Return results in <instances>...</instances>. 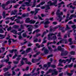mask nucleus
I'll list each match as a JSON object with an SVG mask.
<instances>
[{
	"label": "nucleus",
	"instance_id": "1",
	"mask_svg": "<svg viewBox=\"0 0 76 76\" xmlns=\"http://www.w3.org/2000/svg\"><path fill=\"white\" fill-rule=\"evenodd\" d=\"M56 14L57 15L58 17L59 18H57V20H58V22H60L61 21V20L63 19L62 17H61L60 15H63V12H60V10H58L56 12Z\"/></svg>",
	"mask_w": 76,
	"mask_h": 76
},
{
	"label": "nucleus",
	"instance_id": "2",
	"mask_svg": "<svg viewBox=\"0 0 76 76\" xmlns=\"http://www.w3.org/2000/svg\"><path fill=\"white\" fill-rule=\"evenodd\" d=\"M57 34V33H55V34H53L51 33H49V34L48 35V39L49 40H52V39H54L55 40L57 39V37L55 35H56ZM53 35H54L53 36L52 38H51L50 37H52Z\"/></svg>",
	"mask_w": 76,
	"mask_h": 76
},
{
	"label": "nucleus",
	"instance_id": "3",
	"mask_svg": "<svg viewBox=\"0 0 76 76\" xmlns=\"http://www.w3.org/2000/svg\"><path fill=\"white\" fill-rule=\"evenodd\" d=\"M23 60L24 61H25V62H26V60H27V58H25L24 57L23 58L21 59V61H20L21 64H19L18 65V67H21V66H22V65H23V64H25V63L23 62Z\"/></svg>",
	"mask_w": 76,
	"mask_h": 76
},
{
	"label": "nucleus",
	"instance_id": "4",
	"mask_svg": "<svg viewBox=\"0 0 76 76\" xmlns=\"http://www.w3.org/2000/svg\"><path fill=\"white\" fill-rule=\"evenodd\" d=\"M59 63L58 65V66H63V65L61 64V63H64V64H65L66 63V60H62L61 59H60L59 60Z\"/></svg>",
	"mask_w": 76,
	"mask_h": 76
},
{
	"label": "nucleus",
	"instance_id": "5",
	"mask_svg": "<svg viewBox=\"0 0 76 76\" xmlns=\"http://www.w3.org/2000/svg\"><path fill=\"white\" fill-rule=\"evenodd\" d=\"M6 6H7V5H6V4H3L1 5V7H2L3 9H5V10H8V9H11L12 7V5H11V6L9 8H6L5 9V7H6Z\"/></svg>",
	"mask_w": 76,
	"mask_h": 76
},
{
	"label": "nucleus",
	"instance_id": "6",
	"mask_svg": "<svg viewBox=\"0 0 76 76\" xmlns=\"http://www.w3.org/2000/svg\"><path fill=\"white\" fill-rule=\"evenodd\" d=\"M58 28H59V29L61 30L63 29L64 28V27H61L60 25H58L54 27V29H58Z\"/></svg>",
	"mask_w": 76,
	"mask_h": 76
},
{
	"label": "nucleus",
	"instance_id": "7",
	"mask_svg": "<svg viewBox=\"0 0 76 76\" xmlns=\"http://www.w3.org/2000/svg\"><path fill=\"white\" fill-rule=\"evenodd\" d=\"M57 0H55L54 1L53 3H51V1H50L49 2H48V3L50 4V6H51V5H53V4H57Z\"/></svg>",
	"mask_w": 76,
	"mask_h": 76
},
{
	"label": "nucleus",
	"instance_id": "8",
	"mask_svg": "<svg viewBox=\"0 0 76 76\" xmlns=\"http://www.w3.org/2000/svg\"><path fill=\"white\" fill-rule=\"evenodd\" d=\"M56 69H49V70L47 72V74H48V73H52V72H53L54 71H56Z\"/></svg>",
	"mask_w": 76,
	"mask_h": 76
},
{
	"label": "nucleus",
	"instance_id": "9",
	"mask_svg": "<svg viewBox=\"0 0 76 76\" xmlns=\"http://www.w3.org/2000/svg\"><path fill=\"white\" fill-rule=\"evenodd\" d=\"M24 4H26V6H32V4H30V2H25Z\"/></svg>",
	"mask_w": 76,
	"mask_h": 76
},
{
	"label": "nucleus",
	"instance_id": "10",
	"mask_svg": "<svg viewBox=\"0 0 76 76\" xmlns=\"http://www.w3.org/2000/svg\"><path fill=\"white\" fill-rule=\"evenodd\" d=\"M12 75V74L9 73V72H7L4 74V76H10Z\"/></svg>",
	"mask_w": 76,
	"mask_h": 76
},
{
	"label": "nucleus",
	"instance_id": "11",
	"mask_svg": "<svg viewBox=\"0 0 76 76\" xmlns=\"http://www.w3.org/2000/svg\"><path fill=\"white\" fill-rule=\"evenodd\" d=\"M53 72H54V73L52 72V73L51 76H53V75H58V71L56 70L55 71H53Z\"/></svg>",
	"mask_w": 76,
	"mask_h": 76
},
{
	"label": "nucleus",
	"instance_id": "12",
	"mask_svg": "<svg viewBox=\"0 0 76 76\" xmlns=\"http://www.w3.org/2000/svg\"><path fill=\"white\" fill-rule=\"evenodd\" d=\"M67 54H68V52L66 51H65L64 53H63L62 52L61 55L62 56H67Z\"/></svg>",
	"mask_w": 76,
	"mask_h": 76
},
{
	"label": "nucleus",
	"instance_id": "13",
	"mask_svg": "<svg viewBox=\"0 0 76 76\" xmlns=\"http://www.w3.org/2000/svg\"><path fill=\"white\" fill-rule=\"evenodd\" d=\"M49 53V50H48V49H45L44 50V53L45 54H48Z\"/></svg>",
	"mask_w": 76,
	"mask_h": 76
},
{
	"label": "nucleus",
	"instance_id": "14",
	"mask_svg": "<svg viewBox=\"0 0 76 76\" xmlns=\"http://www.w3.org/2000/svg\"><path fill=\"white\" fill-rule=\"evenodd\" d=\"M70 29V28L69 25H66V28L65 29V31H68V30H69Z\"/></svg>",
	"mask_w": 76,
	"mask_h": 76
},
{
	"label": "nucleus",
	"instance_id": "15",
	"mask_svg": "<svg viewBox=\"0 0 76 76\" xmlns=\"http://www.w3.org/2000/svg\"><path fill=\"white\" fill-rule=\"evenodd\" d=\"M10 32H12L13 34H17L18 31L15 30H12Z\"/></svg>",
	"mask_w": 76,
	"mask_h": 76
},
{
	"label": "nucleus",
	"instance_id": "16",
	"mask_svg": "<svg viewBox=\"0 0 76 76\" xmlns=\"http://www.w3.org/2000/svg\"><path fill=\"white\" fill-rule=\"evenodd\" d=\"M36 22V21L33 20H30V23L31 24H34Z\"/></svg>",
	"mask_w": 76,
	"mask_h": 76
},
{
	"label": "nucleus",
	"instance_id": "17",
	"mask_svg": "<svg viewBox=\"0 0 76 76\" xmlns=\"http://www.w3.org/2000/svg\"><path fill=\"white\" fill-rule=\"evenodd\" d=\"M68 41L69 42H70V44H69V45H72V44H73V42H72V39L71 38H69L68 39Z\"/></svg>",
	"mask_w": 76,
	"mask_h": 76
},
{
	"label": "nucleus",
	"instance_id": "18",
	"mask_svg": "<svg viewBox=\"0 0 76 76\" xmlns=\"http://www.w3.org/2000/svg\"><path fill=\"white\" fill-rule=\"evenodd\" d=\"M30 18H28L26 19L25 21L27 23H30Z\"/></svg>",
	"mask_w": 76,
	"mask_h": 76
},
{
	"label": "nucleus",
	"instance_id": "19",
	"mask_svg": "<svg viewBox=\"0 0 76 76\" xmlns=\"http://www.w3.org/2000/svg\"><path fill=\"white\" fill-rule=\"evenodd\" d=\"M72 58H71L70 59H67L66 60V61H67L68 63H70L71 62V61H72Z\"/></svg>",
	"mask_w": 76,
	"mask_h": 76
},
{
	"label": "nucleus",
	"instance_id": "20",
	"mask_svg": "<svg viewBox=\"0 0 76 76\" xmlns=\"http://www.w3.org/2000/svg\"><path fill=\"white\" fill-rule=\"evenodd\" d=\"M14 21H16L17 23H20V21L18 19H15Z\"/></svg>",
	"mask_w": 76,
	"mask_h": 76
},
{
	"label": "nucleus",
	"instance_id": "21",
	"mask_svg": "<svg viewBox=\"0 0 76 76\" xmlns=\"http://www.w3.org/2000/svg\"><path fill=\"white\" fill-rule=\"evenodd\" d=\"M7 59H6L5 60H4V61L6 62V63H7V61H9V56L7 55Z\"/></svg>",
	"mask_w": 76,
	"mask_h": 76
},
{
	"label": "nucleus",
	"instance_id": "22",
	"mask_svg": "<svg viewBox=\"0 0 76 76\" xmlns=\"http://www.w3.org/2000/svg\"><path fill=\"white\" fill-rule=\"evenodd\" d=\"M28 17V15L27 14H23L22 15V18H25V17Z\"/></svg>",
	"mask_w": 76,
	"mask_h": 76
},
{
	"label": "nucleus",
	"instance_id": "23",
	"mask_svg": "<svg viewBox=\"0 0 76 76\" xmlns=\"http://www.w3.org/2000/svg\"><path fill=\"white\" fill-rule=\"evenodd\" d=\"M63 49H62V48H61V47L60 46H58V49L59 51H61V50H63Z\"/></svg>",
	"mask_w": 76,
	"mask_h": 76
},
{
	"label": "nucleus",
	"instance_id": "24",
	"mask_svg": "<svg viewBox=\"0 0 76 76\" xmlns=\"http://www.w3.org/2000/svg\"><path fill=\"white\" fill-rule=\"evenodd\" d=\"M75 14H76V12H75ZM70 18L73 17V18H76V15L75 14H73L71 15L70 16Z\"/></svg>",
	"mask_w": 76,
	"mask_h": 76
},
{
	"label": "nucleus",
	"instance_id": "25",
	"mask_svg": "<svg viewBox=\"0 0 76 76\" xmlns=\"http://www.w3.org/2000/svg\"><path fill=\"white\" fill-rule=\"evenodd\" d=\"M35 12H36L35 13L34 15H35L37 13H38V10H40V9H35Z\"/></svg>",
	"mask_w": 76,
	"mask_h": 76
},
{
	"label": "nucleus",
	"instance_id": "26",
	"mask_svg": "<svg viewBox=\"0 0 76 76\" xmlns=\"http://www.w3.org/2000/svg\"><path fill=\"white\" fill-rule=\"evenodd\" d=\"M70 54L71 55H75V52L74 51H71L70 52Z\"/></svg>",
	"mask_w": 76,
	"mask_h": 76
},
{
	"label": "nucleus",
	"instance_id": "27",
	"mask_svg": "<svg viewBox=\"0 0 76 76\" xmlns=\"http://www.w3.org/2000/svg\"><path fill=\"white\" fill-rule=\"evenodd\" d=\"M31 50V48H27L26 51V53H29Z\"/></svg>",
	"mask_w": 76,
	"mask_h": 76
},
{
	"label": "nucleus",
	"instance_id": "28",
	"mask_svg": "<svg viewBox=\"0 0 76 76\" xmlns=\"http://www.w3.org/2000/svg\"><path fill=\"white\" fill-rule=\"evenodd\" d=\"M10 2H11L10 0L8 1L5 4L7 6L8 4H10Z\"/></svg>",
	"mask_w": 76,
	"mask_h": 76
},
{
	"label": "nucleus",
	"instance_id": "29",
	"mask_svg": "<svg viewBox=\"0 0 76 76\" xmlns=\"http://www.w3.org/2000/svg\"><path fill=\"white\" fill-rule=\"evenodd\" d=\"M48 49L49 50V51H53V50L52 49V48H51V47L50 46H48Z\"/></svg>",
	"mask_w": 76,
	"mask_h": 76
},
{
	"label": "nucleus",
	"instance_id": "30",
	"mask_svg": "<svg viewBox=\"0 0 76 76\" xmlns=\"http://www.w3.org/2000/svg\"><path fill=\"white\" fill-rule=\"evenodd\" d=\"M38 41V39L37 38H35L34 39L33 42H37Z\"/></svg>",
	"mask_w": 76,
	"mask_h": 76
},
{
	"label": "nucleus",
	"instance_id": "31",
	"mask_svg": "<svg viewBox=\"0 0 76 76\" xmlns=\"http://www.w3.org/2000/svg\"><path fill=\"white\" fill-rule=\"evenodd\" d=\"M46 7L47 9L46 10H48V9H50V6L49 5H47L46 6Z\"/></svg>",
	"mask_w": 76,
	"mask_h": 76
},
{
	"label": "nucleus",
	"instance_id": "32",
	"mask_svg": "<svg viewBox=\"0 0 76 76\" xmlns=\"http://www.w3.org/2000/svg\"><path fill=\"white\" fill-rule=\"evenodd\" d=\"M23 36L24 38H26L27 37V35L26 34V33H24L23 34Z\"/></svg>",
	"mask_w": 76,
	"mask_h": 76
},
{
	"label": "nucleus",
	"instance_id": "33",
	"mask_svg": "<svg viewBox=\"0 0 76 76\" xmlns=\"http://www.w3.org/2000/svg\"><path fill=\"white\" fill-rule=\"evenodd\" d=\"M50 23V22L48 21H46V22L44 23L45 25H47V24H49Z\"/></svg>",
	"mask_w": 76,
	"mask_h": 76
},
{
	"label": "nucleus",
	"instance_id": "34",
	"mask_svg": "<svg viewBox=\"0 0 76 76\" xmlns=\"http://www.w3.org/2000/svg\"><path fill=\"white\" fill-rule=\"evenodd\" d=\"M26 64H31V62L28 61V59H27V60L26 61Z\"/></svg>",
	"mask_w": 76,
	"mask_h": 76
},
{
	"label": "nucleus",
	"instance_id": "35",
	"mask_svg": "<svg viewBox=\"0 0 76 76\" xmlns=\"http://www.w3.org/2000/svg\"><path fill=\"white\" fill-rule=\"evenodd\" d=\"M13 63H14V64H18L19 63V62H18V61H13Z\"/></svg>",
	"mask_w": 76,
	"mask_h": 76
},
{
	"label": "nucleus",
	"instance_id": "36",
	"mask_svg": "<svg viewBox=\"0 0 76 76\" xmlns=\"http://www.w3.org/2000/svg\"><path fill=\"white\" fill-rule=\"evenodd\" d=\"M31 74H25L23 75V76H31Z\"/></svg>",
	"mask_w": 76,
	"mask_h": 76
},
{
	"label": "nucleus",
	"instance_id": "37",
	"mask_svg": "<svg viewBox=\"0 0 76 76\" xmlns=\"http://www.w3.org/2000/svg\"><path fill=\"white\" fill-rule=\"evenodd\" d=\"M37 75H38V74L36 72V73H35L34 74L33 73L32 75L31 74V76H37Z\"/></svg>",
	"mask_w": 76,
	"mask_h": 76
},
{
	"label": "nucleus",
	"instance_id": "38",
	"mask_svg": "<svg viewBox=\"0 0 76 76\" xmlns=\"http://www.w3.org/2000/svg\"><path fill=\"white\" fill-rule=\"evenodd\" d=\"M71 27L72 28H73L74 29H75L76 28V25H73L71 26Z\"/></svg>",
	"mask_w": 76,
	"mask_h": 76
},
{
	"label": "nucleus",
	"instance_id": "39",
	"mask_svg": "<svg viewBox=\"0 0 76 76\" xmlns=\"http://www.w3.org/2000/svg\"><path fill=\"white\" fill-rule=\"evenodd\" d=\"M0 38H1V39H3L4 38V36L3 35L0 34Z\"/></svg>",
	"mask_w": 76,
	"mask_h": 76
},
{
	"label": "nucleus",
	"instance_id": "40",
	"mask_svg": "<svg viewBox=\"0 0 76 76\" xmlns=\"http://www.w3.org/2000/svg\"><path fill=\"white\" fill-rule=\"evenodd\" d=\"M18 56V55L16 53H15V55L13 56V58H12V59H15V58H16V57Z\"/></svg>",
	"mask_w": 76,
	"mask_h": 76
},
{
	"label": "nucleus",
	"instance_id": "41",
	"mask_svg": "<svg viewBox=\"0 0 76 76\" xmlns=\"http://www.w3.org/2000/svg\"><path fill=\"white\" fill-rule=\"evenodd\" d=\"M10 1L11 3H15L16 2L15 0H11Z\"/></svg>",
	"mask_w": 76,
	"mask_h": 76
},
{
	"label": "nucleus",
	"instance_id": "42",
	"mask_svg": "<svg viewBox=\"0 0 76 76\" xmlns=\"http://www.w3.org/2000/svg\"><path fill=\"white\" fill-rule=\"evenodd\" d=\"M15 17H11L10 18V19L12 21H13L14 20H15Z\"/></svg>",
	"mask_w": 76,
	"mask_h": 76
},
{
	"label": "nucleus",
	"instance_id": "43",
	"mask_svg": "<svg viewBox=\"0 0 76 76\" xmlns=\"http://www.w3.org/2000/svg\"><path fill=\"white\" fill-rule=\"evenodd\" d=\"M11 15H15V13L14 12V11H12L11 12Z\"/></svg>",
	"mask_w": 76,
	"mask_h": 76
},
{
	"label": "nucleus",
	"instance_id": "44",
	"mask_svg": "<svg viewBox=\"0 0 76 76\" xmlns=\"http://www.w3.org/2000/svg\"><path fill=\"white\" fill-rule=\"evenodd\" d=\"M13 27H14V28L16 29V28H19V26H18L15 25Z\"/></svg>",
	"mask_w": 76,
	"mask_h": 76
},
{
	"label": "nucleus",
	"instance_id": "45",
	"mask_svg": "<svg viewBox=\"0 0 76 76\" xmlns=\"http://www.w3.org/2000/svg\"><path fill=\"white\" fill-rule=\"evenodd\" d=\"M20 27L21 29H24V26L23 25H21L20 26Z\"/></svg>",
	"mask_w": 76,
	"mask_h": 76
},
{
	"label": "nucleus",
	"instance_id": "46",
	"mask_svg": "<svg viewBox=\"0 0 76 76\" xmlns=\"http://www.w3.org/2000/svg\"><path fill=\"white\" fill-rule=\"evenodd\" d=\"M53 56V54L50 55L48 56L47 58H49L50 57H52Z\"/></svg>",
	"mask_w": 76,
	"mask_h": 76
},
{
	"label": "nucleus",
	"instance_id": "47",
	"mask_svg": "<svg viewBox=\"0 0 76 76\" xmlns=\"http://www.w3.org/2000/svg\"><path fill=\"white\" fill-rule=\"evenodd\" d=\"M46 15H48V14H46V15H44L43 14H41V16L42 17H45L46 16Z\"/></svg>",
	"mask_w": 76,
	"mask_h": 76
},
{
	"label": "nucleus",
	"instance_id": "48",
	"mask_svg": "<svg viewBox=\"0 0 76 76\" xmlns=\"http://www.w3.org/2000/svg\"><path fill=\"white\" fill-rule=\"evenodd\" d=\"M72 19V18H68V19L66 20H65V22L66 23L67 22L69 21V20H71Z\"/></svg>",
	"mask_w": 76,
	"mask_h": 76
},
{
	"label": "nucleus",
	"instance_id": "49",
	"mask_svg": "<svg viewBox=\"0 0 76 76\" xmlns=\"http://www.w3.org/2000/svg\"><path fill=\"white\" fill-rule=\"evenodd\" d=\"M9 45H10V44L12 43V41H11V39H9L8 40Z\"/></svg>",
	"mask_w": 76,
	"mask_h": 76
},
{
	"label": "nucleus",
	"instance_id": "50",
	"mask_svg": "<svg viewBox=\"0 0 76 76\" xmlns=\"http://www.w3.org/2000/svg\"><path fill=\"white\" fill-rule=\"evenodd\" d=\"M28 31L29 32H31V31H32V28H31L30 27H28Z\"/></svg>",
	"mask_w": 76,
	"mask_h": 76
},
{
	"label": "nucleus",
	"instance_id": "51",
	"mask_svg": "<svg viewBox=\"0 0 76 76\" xmlns=\"http://www.w3.org/2000/svg\"><path fill=\"white\" fill-rule=\"evenodd\" d=\"M4 32V30H3L2 29H0V33L1 34H3Z\"/></svg>",
	"mask_w": 76,
	"mask_h": 76
},
{
	"label": "nucleus",
	"instance_id": "52",
	"mask_svg": "<svg viewBox=\"0 0 76 76\" xmlns=\"http://www.w3.org/2000/svg\"><path fill=\"white\" fill-rule=\"evenodd\" d=\"M38 18H39V19H40V20H43V19H42L41 17V16L38 15Z\"/></svg>",
	"mask_w": 76,
	"mask_h": 76
},
{
	"label": "nucleus",
	"instance_id": "53",
	"mask_svg": "<svg viewBox=\"0 0 76 76\" xmlns=\"http://www.w3.org/2000/svg\"><path fill=\"white\" fill-rule=\"evenodd\" d=\"M3 70L4 71V72H5L7 71V70H8V69L7 68H4L3 69Z\"/></svg>",
	"mask_w": 76,
	"mask_h": 76
},
{
	"label": "nucleus",
	"instance_id": "54",
	"mask_svg": "<svg viewBox=\"0 0 76 76\" xmlns=\"http://www.w3.org/2000/svg\"><path fill=\"white\" fill-rule=\"evenodd\" d=\"M73 66V63H72L70 65H68V66L69 68L72 67Z\"/></svg>",
	"mask_w": 76,
	"mask_h": 76
},
{
	"label": "nucleus",
	"instance_id": "55",
	"mask_svg": "<svg viewBox=\"0 0 76 76\" xmlns=\"http://www.w3.org/2000/svg\"><path fill=\"white\" fill-rule=\"evenodd\" d=\"M74 33L73 35H76V30H74Z\"/></svg>",
	"mask_w": 76,
	"mask_h": 76
},
{
	"label": "nucleus",
	"instance_id": "56",
	"mask_svg": "<svg viewBox=\"0 0 76 76\" xmlns=\"http://www.w3.org/2000/svg\"><path fill=\"white\" fill-rule=\"evenodd\" d=\"M24 1H25V0H23L22 1H20L18 2L19 4H22Z\"/></svg>",
	"mask_w": 76,
	"mask_h": 76
},
{
	"label": "nucleus",
	"instance_id": "57",
	"mask_svg": "<svg viewBox=\"0 0 76 76\" xmlns=\"http://www.w3.org/2000/svg\"><path fill=\"white\" fill-rule=\"evenodd\" d=\"M12 75L13 76V75H16V73H15V72L13 71H12Z\"/></svg>",
	"mask_w": 76,
	"mask_h": 76
},
{
	"label": "nucleus",
	"instance_id": "58",
	"mask_svg": "<svg viewBox=\"0 0 76 76\" xmlns=\"http://www.w3.org/2000/svg\"><path fill=\"white\" fill-rule=\"evenodd\" d=\"M22 33L21 32H19L18 33H17V34H18V35H19V36L21 35V34Z\"/></svg>",
	"mask_w": 76,
	"mask_h": 76
},
{
	"label": "nucleus",
	"instance_id": "59",
	"mask_svg": "<svg viewBox=\"0 0 76 76\" xmlns=\"http://www.w3.org/2000/svg\"><path fill=\"white\" fill-rule=\"evenodd\" d=\"M36 31V33H38V32H40V30L39 29H37L36 30H35Z\"/></svg>",
	"mask_w": 76,
	"mask_h": 76
},
{
	"label": "nucleus",
	"instance_id": "60",
	"mask_svg": "<svg viewBox=\"0 0 76 76\" xmlns=\"http://www.w3.org/2000/svg\"><path fill=\"white\" fill-rule=\"evenodd\" d=\"M64 42H65V44H68V42H67V41L66 39L64 40Z\"/></svg>",
	"mask_w": 76,
	"mask_h": 76
},
{
	"label": "nucleus",
	"instance_id": "61",
	"mask_svg": "<svg viewBox=\"0 0 76 76\" xmlns=\"http://www.w3.org/2000/svg\"><path fill=\"white\" fill-rule=\"evenodd\" d=\"M26 71H28L29 70V66H27L25 69Z\"/></svg>",
	"mask_w": 76,
	"mask_h": 76
},
{
	"label": "nucleus",
	"instance_id": "62",
	"mask_svg": "<svg viewBox=\"0 0 76 76\" xmlns=\"http://www.w3.org/2000/svg\"><path fill=\"white\" fill-rule=\"evenodd\" d=\"M9 51H10V53H13L14 52L13 49L12 50H9Z\"/></svg>",
	"mask_w": 76,
	"mask_h": 76
},
{
	"label": "nucleus",
	"instance_id": "63",
	"mask_svg": "<svg viewBox=\"0 0 76 76\" xmlns=\"http://www.w3.org/2000/svg\"><path fill=\"white\" fill-rule=\"evenodd\" d=\"M48 67H50L51 66V62H48Z\"/></svg>",
	"mask_w": 76,
	"mask_h": 76
},
{
	"label": "nucleus",
	"instance_id": "64",
	"mask_svg": "<svg viewBox=\"0 0 76 76\" xmlns=\"http://www.w3.org/2000/svg\"><path fill=\"white\" fill-rule=\"evenodd\" d=\"M35 61V59H32V63H34Z\"/></svg>",
	"mask_w": 76,
	"mask_h": 76
}]
</instances>
